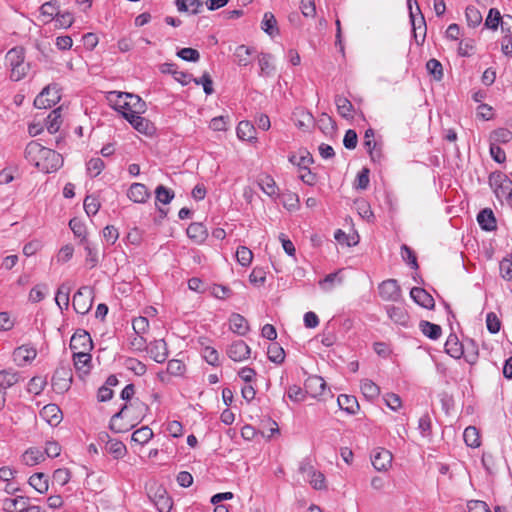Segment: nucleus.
Segmentation results:
<instances>
[{
    "label": "nucleus",
    "mask_w": 512,
    "mask_h": 512,
    "mask_svg": "<svg viewBox=\"0 0 512 512\" xmlns=\"http://www.w3.org/2000/svg\"><path fill=\"white\" fill-rule=\"evenodd\" d=\"M147 496L154 504L158 512H170L173 506L172 498L165 487L157 482H151L146 486Z\"/></svg>",
    "instance_id": "nucleus-1"
},
{
    "label": "nucleus",
    "mask_w": 512,
    "mask_h": 512,
    "mask_svg": "<svg viewBox=\"0 0 512 512\" xmlns=\"http://www.w3.org/2000/svg\"><path fill=\"white\" fill-rule=\"evenodd\" d=\"M113 97L117 98H125L121 108L124 109L125 112H131L133 114H143L146 111V103L142 98L136 94L121 92V91H111L108 93L107 99L109 102L113 101Z\"/></svg>",
    "instance_id": "nucleus-2"
},
{
    "label": "nucleus",
    "mask_w": 512,
    "mask_h": 512,
    "mask_svg": "<svg viewBox=\"0 0 512 512\" xmlns=\"http://www.w3.org/2000/svg\"><path fill=\"white\" fill-rule=\"evenodd\" d=\"M489 182L498 199H505L508 203H512V180L506 174L502 172L492 173Z\"/></svg>",
    "instance_id": "nucleus-3"
},
{
    "label": "nucleus",
    "mask_w": 512,
    "mask_h": 512,
    "mask_svg": "<svg viewBox=\"0 0 512 512\" xmlns=\"http://www.w3.org/2000/svg\"><path fill=\"white\" fill-rule=\"evenodd\" d=\"M40 161H37L36 167L44 173H52L60 169L63 165V157L53 149L46 148Z\"/></svg>",
    "instance_id": "nucleus-4"
},
{
    "label": "nucleus",
    "mask_w": 512,
    "mask_h": 512,
    "mask_svg": "<svg viewBox=\"0 0 512 512\" xmlns=\"http://www.w3.org/2000/svg\"><path fill=\"white\" fill-rule=\"evenodd\" d=\"M93 302V289L89 286L80 287L73 296V308L78 314H86L90 311Z\"/></svg>",
    "instance_id": "nucleus-5"
},
{
    "label": "nucleus",
    "mask_w": 512,
    "mask_h": 512,
    "mask_svg": "<svg viewBox=\"0 0 512 512\" xmlns=\"http://www.w3.org/2000/svg\"><path fill=\"white\" fill-rule=\"evenodd\" d=\"M52 387L57 393H64L69 390L72 383V370L68 365L61 364L55 370L52 379Z\"/></svg>",
    "instance_id": "nucleus-6"
},
{
    "label": "nucleus",
    "mask_w": 512,
    "mask_h": 512,
    "mask_svg": "<svg viewBox=\"0 0 512 512\" xmlns=\"http://www.w3.org/2000/svg\"><path fill=\"white\" fill-rule=\"evenodd\" d=\"M379 295L385 301L398 302L402 298V291L396 279H387L378 286Z\"/></svg>",
    "instance_id": "nucleus-7"
},
{
    "label": "nucleus",
    "mask_w": 512,
    "mask_h": 512,
    "mask_svg": "<svg viewBox=\"0 0 512 512\" xmlns=\"http://www.w3.org/2000/svg\"><path fill=\"white\" fill-rule=\"evenodd\" d=\"M60 100L56 87L47 86L34 99V106L38 109H47L54 106Z\"/></svg>",
    "instance_id": "nucleus-8"
},
{
    "label": "nucleus",
    "mask_w": 512,
    "mask_h": 512,
    "mask_svg": "<svg viewBox=\"0 0 512 512\" xmlns=\"http://www.w3.org/2000/svg\"><path fill=\"white\" fill-rule=\"evenodd\" d=\"M93 348V342L90 334L82 329H78L71 337L70 349L73 353L88 352Z\"/></svg>",
    "instance_id": "nucleus-9"
},
{
    "label": "nucleus",
    "mask_w": 512,
    "mask_h": 512,
    "mask_svg": "<svg viewBox=\"0 0 512 512\" xmlns=\"http://www.w3.org/2000/svg\"><path fill=\"white\" fill-rule=\"evenodd\" d=\"M123 118L127 120L135 130L142 134L152 135L155 132L153 123L150 120L142 117L141 114L123 112Z\"/></svg>",
    "instance_id": "nucleus-10"
},
{
    "label": "nucleus",
    "mask_w": 512,
    "mask_h": 512,
    "mask_svg": "<svg viewBox=\"0 0 512 512\" xmlns=\"http://www.w3.org/2000/svg\"><path fill=\"white\" fill-rule=\"evenodd\" d=\"M415 5H416V13L413 11L412 0H407V6H408V10H409V18H410V22L412 25L414 37L417 39L416 31L422 30L423 31L422 41H424V38L426 36V31H427L426 21H425L424 15L422 14L417 1H415Z\"/></svg>",
    "instance_id": "nucleus-11"
},
{
    "label": "nucleus",
    "mask_w": 512,
    "mask_h": 512,
    "mask_svg": "<svg viewBox=\"0 0 512 512\" xmlns=\"http://www.w3.org/2000/svg\"><path fill=\"white\" fill-rule=\"evenodd\" d=\"M250 353V347L243 340H236L227 348L228 357L235 362H242L248 359Z\"/></svg>",
    "instance_id": "nucleus-12"
},
{
    "label": "nucleus",
    "mask_w": 512,
    "mask_h": 512,
    "mask_svg": "<svg viewBox=\"0 0 512 512\" xmlns=\"http://www.w3.org/2000/svg\"><path fill=\"white\" fill-rule=\"evenodd\" d=\"M147 353L157 363H163L168 357L167 343L164 339H157L148 344Z\"/></svg>",
    "instance_id": "nucleus-13"
},
{
    "label": "nucleus",
    "mask_w": 512,
    "mask_h": 512,
    "mask_svg": "<svg viewBox=\"0 0 512 512\" xmlns=\"http://www.w3.org/2000/svg\"><path fill=\"white\" fill-rule=\"evenodd\" d=\"M410 297L416 304L423 308L431 310L435 307V301L433 297L424 288L413 287L410 290Z\"/></svg>",
    "instance_id": "nucleus-14"
},
{
    "label": "nucleus",
    "mask_w": 512,
    "mask_h": 512,
    "mask_svg": "<svg viewBox=\"0 0 512 512\" xmlns=\"http://www.w3.org/2000/svg\"><path fill=\"white\" fill-rule=\"evenodd\" d=\"M37 351L30 345H22L13 351V359L18 366H24L35 359Z\"/></svg>",
    "instance_id": "nucleus-15"
},
{
    "label": "nucleus",
    "mask_w": 512,
    "mask_h": 512,
    "mask_svg": "<svg viewBox=\"0 0 512 512\" xmlns=\"http://www.w3.org/2000/svg\"><path fill=\"white\" fill-rule=\"evenodd\" d=\"M304 386L307 394L318 397L324 394L327 384L321 376L314 375L306 379Z\"/></svg>",
    "instance_id": "nucleus-16"
},
{
    "label": "nucleus",
    "mask_w": 512,
    "mask_h": 512,
    "mask_svg": "<svg viewBox=\"0 0 512 512\" xmlns=\"http://www.w3.org/2000/svg\"><path fill=\"white\" fill-rule=\"evenodd\" d=\"M40 416L51 426H57L62 420V412L56 404L45 405L40 411Z\"/></svg>",
    "instance_id": "nucleus-17"
},
{
    "label": "nucleus",
    "mask_w": 512,
    "mask_h": 512,
    "mask_svg": "<svg viewBox=\"0 0 512 512\" xmlns=\"http://www.w3.org/2000/svg\"><path fill=\"white\" fill-rule=\"evenodd\" d=\"M371 461L377 471H385L391 465L392 454L386 449H381L372 454Z\"/></svg>",
    "instance_id": "nucleus-18"
},
{
    "label": "nucleus",
    "mask_w": 512,
    "mask_h": 512,
    "mask_svg": "<svg viewBox=\"0 0 512 512\" xmlns=\"http://www.w3.org/2000/svg\"><path fill=\"white\" fill-rule=\"evenodd\" d=\"M477 222L482 230L491 232L497 228L496 218L490 208L482 209L477 215Z\"/></svg>",
    "instance_id": "nucleus-19"
},
{
    "label": "nucleus",
    "mask_w": 512,
    "mask_h": 512,
    "mask_svg": "<svg viewBox=\"0 0 512 512\" xmlns=\"http://www.w3.org/2000/svg\"><path fill=\"white\" fill-rule=\"evenodd\" d=\"M30 498L25 496H17L15 498H5L2 501V509L5 512H23L29 504Z\"/></svg>",
    "instance_id": "nucleus-20"
},
{
    "label": "nucleus",
    "mask_w": 512,
    "mask_h": 512,
    "mask_svg": "<svg viewBox=\"0 0 512 512\" xmlns=\"http://www.w3.org/2000/svg\"><path fill=\"white\" fill-rule=\"evenodd\" d=\"M127 197L135 203H145L150 193L144 184L133 183L128 189Z\"/></svg>",
    "instance_id": "nucleus-21"
},
{
    "label": "nucleus",
    "mask_w": 512,
    "mask_h": 512,
    "mask_svg": "<svg viewBox=\"0 0 512 512\" xmlns=\"http://www.w3.org/2000/svg\"><path fill=\"white\" fill-rule=\"evenodd\" d=\"M445 351L451 357L460 359L464 355V344L455 334L451 333L446 340Z\"/></svg>",
    "instance_id": "nucleus-22"
},
{
    "label": "nucleus",
    "mask_w": 512,
    "mask_h": 512,
    "mask_svg": "<svg viewBox=\"0 0 512 512\" xmlns=\"http://www.w3.org/2000/svg\"><path fill=\"white\" fill-rule=\"evenodd\" d=\"M175 6L179 12L197 15L203 10V1L201 0H175Z\"/></svg>",
    "instance_id": "nucleus-23"
},
{
    "label": "nucleus",
    "mask_w": 512,
    "mask_h": 512,
    "mask_svg": "<svg viewBox=\"0 0 512 512\" xmlns=\"http://www.w3.org/2000/svg\"><path fill=\"white\" fill-rule=\"evenodd\" d=\"M388 317L396 324L407 327L409 323V314L403 307L389 305L386 307Z\"/></svg>",
    "instance_id": "nucleus-24"
},
{
    "label": "nucleus",
    "mask_w": 512,
    "mask_h": 512,
    "mask_svg": "<svg viewBox=\"0 0 512 512\" xmlns=\"http://www.w3.org/2000/svg\"><path fill=\"white\" fill-rule=\"evenodd\" d=\"M186 233L191 240L198 244L204 242L208 236L207 229L201 222L191 223L188 226Z\"/></svg>",
    "instance_id": "nucleus-25"
},
{
    "label": "nucleus",
    "mask_w": 512,
    "mask_h": 512,
    "mask_svg": "<svg viewBox=\"0 0 512 512\" xmlns=\"http://www.w3.org/2000/svg\"><path fill=\"white\" fill-rule=\"evenodd\" d=\"M229 325L232 332L244 336L249 331V324L246 318L238 313H233L229 318Z\"/></svg>",
    "instance_id": "nucleus-26"
},
{
    "label": "nucleus",
    "mask_w": 512,
    "mask_h": 512,
    "mask_svg": "<svg viewBox=\"0 0 512 512\" xmlns=\"http://www.w3.org/2000/svg\"><path fill=\"white\" fill-rule=\"evenodd\" d=\"M127 409H128V404L125 403L122 405L120 410L111 417L110 423H109V429L112 432L125 433L134 427V425H118V421H120L123 418Z\"/></svg>",
    "instance_id": "nucleus-27"
},
{
    "label": "nucleus",
    "mask_w": 512,
    "mask_h": 512,
    "mask_svg": "<svg viewBox=\"0 0 512 512\" xmlns=\"http://www.w3.org/2000/svg\"><path fill=\"white\" fill-rule=\"evenodd\" d=\"M337 402L339 408L348 414L354 415L359 410V404L355 396L340 394Z\"/></svg>",
    "instance_id": "nucleus-28"
},
{
    "label": "nucleus",
    "mask_w": 512,
    "mask_h": 512,
    "mask_svg": "<svg viewBox=\"0 0 512 512\" xmlns=\"http://www.w3.org/2000/svg\"><path fill=\"white\" fill-rule=\"evenodd\" d=\"M47 147L42 146L36 141H31L27 144L25 148V158L29 161L34 163L36 166L37 161H40L43 152L46 150Z\"/></svg>",
    "instance_id": "nucleus-29"
},
{
    "label": "nucleus",
    "mask_w": 512,
    "mask_h": 512,
    "mask_svg": "<svg viewBox=\"0 0 512 512\" xmlns=\"http://www.w3.org/2000/svg\"><path fill=\"white\" fill-rule=\"evenodd\" d=\"M91 354L88 352L73 353V361L76 370L84 375L90 372Z\"/></svg>",
    "instance_id": "nucleus-30"
},
{
    "label": "nucleus",
    "mask_w": 512,
    "mask_h": 512,
    "mask_svg": "<svg viewBox=\"0 0 512 512\" xmlns=\"http://www.w3.org/2000/svg\"><path fill=\"white\" fill-rule=\"evenodd\" d=\"M21 380L19 372L12 368L0 371V387L4 390L12 387Z\"/></svg>",
    "instance_id": "nucleus-31"
},
{
    "label": "nucleus",
    "mask_w": 512,
    "mask_h": 512,
    "mask_svg": "<svg viewBox=\"0 0 512 512\" xmlns=\"http://www.w3.org/2000/svg\"><path fill=\"white\" fill-rule=\"evenodd\" d=\"M28 483L37 492L44 494L48 491V476L42 472L35 473L30 476Z\"/></svg>",
    "instance_id": "nucleus-32"
},
{
    "label": "nucleus",
    "mask_w": 512,
    "mask_h": 512,
    "mask_svg": "<svg viewBox=\"0 0 512 512\" xmlns=\"http://www.w3.org/2000/svg\"><path fill=\"white\" fill-rule=\"evenodd\" d=\"M419 329L426 337L431 340H437L442 334V328L440 325L431 323L426 320H421L419 322Z\"/></svg>",
    "instance_id": "nucleus-33"
},
{
    "label": "nucleus",
    "mask_w": 512,
    "mask_h": 512,
    "mask_svg": "<svg viewBox=\"0 0 512 512\" xmlns=\"http://www.w3.org/2000/svg\"><path fill=\"white\" fill-rule=\"evenodd\" d=\"M335 105L337 107V111L341 117L345 119L352 118V112L354 111V107L350 100L341 95H336L335 97Z\"/></svg>",
    "instance_id": "nucleus-34"
},
{
    "label": "nucleus",
    "mask_w": 512,
    "mask_h": 512,
    "mask_svg": "<svg viewBox=\"0 0 512 512\" xmlns=\"http://www.w3.org/2000/svg\"><path fill=\"white\" fill-rule=\"evenodd\" d=\"M464 344V357L465 361L470 365H474L479 356V349L477 343L473 339H467Z\"/></svg>",
    "instance_id": "nucleus-35"
},
{
    "label": "nucleus",
    "mask_w": 512,
    "mask_h": 512,
    "mask_svg": "<svg viewBox=\"0 0 512 512\" xmlns=\"http://www.w3.org/2000/svg\"><path fill=\"white\" fill-rule=\"evenodd\" d=\"M82 244L84 246V250L86 251V264L88 265L89 269H93L99 262L97 245L89 240H85V242Z\"/></svg>",
    "instance_id": "nucleus-36"
},
{
    "label": "nucleus",
    "mask_w": 512,
    "mask_h": 512,
    "mask_svg": "<svg viewBox=\"0 0 512 512\" xmlns=\"http://www.w3.org/2000/svg\"><path fill=\"white\" fill-rule=\"evenodd\" d=\"M236 132L238 138L241 140L252 141L256 139V129L249 121H240Z\"/></svg>",
    "instance_id": "nucleus-37"
},
{
    "label": "nucleus",
    "mask_w": 512,
    "mask_h": 512,
    "mask_svg": "<svg viewBox=\"0 0 512 512\" xmlns=\"http://www.w3.org/2000/svg\"><path fill=\"white\" fill-rule=\"evenodd\" d=\"M5 60L9 67L23 63L25 60L24 48L17 46L10 49L5 56Z\"/></svg>",
    "instance_id": "nucleus-38"
},
{
    "label": "nucleus",
    "mask_w": 512,
    "mask_h": 512,
    "mask_svg": "<svg viewBox=\"0 0 512 512\" xmlns=\"http://www.w3.org/2000/svg\"><path fill=\"white\" fill-rule=\"evenodd\" d=\"M289 161L297 165L300 169H307V167L314 162V159L308 150L303 149L300 150L299 156L295 154L289 156Z\"/></svg>",
    "instance_id": "nucleus-39"
},
{
    "label": "nucleus",
    "mask_w": 512,
    "mask_h": 512,
    "mask_svg": "<svg viewBox=\"0 0 512 512\" xmlns=\"http://www.w3.org/2000/svg\"><path fill=\"white\" fill-rule=\"evenodd\" d=\"M61 123V109L57 108L51 111L47 116L46 128L50 134H54L60 129Z\"/></svg>",
    "instance_id": "nucleus-40"
},
{
    "label": "nucleus",
    "mask_w": 512,
    "mask_h": 512,
    "mask_svg": "<svg viewBox=\"0 0 512 512\" xmlns=\"http://www.w3.org/2000/svg\"><path fill=\"white\" fill-rule=\"evenodd\" d=\"M70 292L71 287L67 283H63L59 286L55 296V302L61 310L63 308L68 309Z\"/></svg>",
    "instance_id": "nucleus-41"
},
{
    "label": "nucleus",
    "mask_w": 512,
    "mask_h": 512,
    "mask_svg": "<svg viewBox=\"0 0 512 512\" xmlns=\"http://www.w3.org/2000/svg\"><path fill=\"white\" fill-rule=\"evenodd\" d=\"M262 30L268 34L269 36H274L275 34H279V29L277 27V21L273 13L266 12L263 16Z\"/></svg>",
    "instance_id": "nucleus-42"
},
{
    "label": "nucleus",
    "mask_w": 512,
    "mask_h": 512,
    "mask_svg": "<svg viewBox=\"0 0 512 512\" xmlns=\"http://www.w3.org/2000/svg\"><path fill=\"white\" fill-rule=\"evenodd\" d=\"M273 56L269 53H260L258 62L261 70V75L271 76L275 72V66L272 64Z\"/></svg>",
    "instance_id": "nucleus-43"
},
{
    "label": "nucleus",
    "mask_w": 512,
    "mask_h": 512,
    "mask_svg": "<svg viewBox=\"0 0 512 512\" xmlns=\"http://www.w3.org/2000/svg\"><path fill=\"white\" fill-rule=\"evenodd\" d=\"M267 356L271 362L281 364L285 360V351L277 342H272L268 346Z\"/></svg>",
    "instance_id": "nucleus-44"
},
{
    "label": "nucleus",
    "mask_w": 512,
    "mask_h": 512,
    "mask_svg": "<svg viewBox=\"0 0 512 512\" xmlns=\"http://www.w3.org/2000/svg\"><path fill=\"white\" fill-rule=\"evenodd\" d=\"M105 448L107 452L113 455L115 459L122 458L127 452L126 446L123 444V442L115 439L109 440Z\"/></svg>",
    "instance_id": "nucleus-45"
},
{
    "label": "nucleus",
    "mask_w": 512,
    "mask_h": 512,
    "mask_svg": "<svg viewBox=\"0 0 512 512\" xmlns=\"http://www.w3.org/2000/svg\"><path fill=\"white\" fill-rule=\"evenodd\" d=\"M23 462L28 466H34L44 460L43 453L37 448H30L22 456Z\"/></svg>",
    "instance_id": "nucleus-46"
},
{
    "label": "nucleus",
    "mask_w": 512,
    "mask_h": 512,
    "mask_svg": "<svg viewBox=\"0 0 512 512\" xmlns=\"http://www.w3.org/2000/svg\"><path fill=\"white\" fill-rule=\"evenodd\" d=\"M463 438L469 447L476 448L480 446L479 432L474 426H468L464 430Z\"/></svg>",
    "instance_id": "nucleus-47"
},
{
    "label": "nucleus",
    "mask_w": 512,
    "mask_h": 512,
    "mask_svg": "<svg viewBox=\"0 0 512 512\" xmlns=\"http://www.w3.org/2000/svg\"><path fill=\"white\" fill-rule=\"evenodd\" d=\"M255 52V48L240 45L236 48L235 57L240 66H247L250 63L249 56Z\"/></svg>",
    "instance_id": "nucleus-48"
},
{
    "label": "nucleus",
    "mask_w": 512,
    "mask_h": 512,
    "mask_svg": "<svg viewBox=\"0 0 512 512\" xmlns=\"http://www.w3.org/2000/svg\"><path fill=\"white\" fill-rule=\"evenodd\" d=\"M491 142L506 144L512 140V131L508 128H498L490 135Z\"/></svg>",
    "instance_id": "nucleus-49"
},
{
    "label": "nucleus",
    "mask_w": 512,
    "mask_h": 512,
    "mask_svg": "<svg viewBox=\"0 0 512 512\" xmlns=\"http://www.w3.org/2000/svg\"><path fill=\"white\" fill-rule=\"evenodd\" d=\"M466 21L469 27L475 28L482 22L481 12L474 6H468L465 10Z\"/></svg>",
    "instance_id": "nucleus-50"
},
{
    "label": "nucleus",
    "mask_w": 512,
    "mask_h": 512,
    "mask_svg": "<svg viewBox=\"0 0 512 512\" xmlns=\"http://www.w3.org/2000/svg\"><path fill=\"white\" fill-rule=\"evenodd\" d=\"M503 16L497 8H491L485 19L484 26L491 30H497L500 23L502 22Z\"/></svg>",
    "instance_id": "nucleus-51"
},
{
    "label": "nucleus",
    "mask_w": 512,
    "mask_h": 512,
    "mask_svg": "<svg viewBox=\"0 0 512 512\" xmlns=\"http://www.w3.org/2000/svg\"><path fill=\"white\" fill-rule=\"evenodd\" d=\"M153 437V431L148 426H143L133 432L131 439L140 445L146 444Z\"/></svg>",
    "instance_id": "nucleus-52"
},
{
    "label": "nucleus",
    "mask_w": 512,
    "mask_h": 512,
    "mask_svg": "<svg viewBox=\"0 0 512 512\" xmlns=\"http://www.w3.org/2000/svg\"><path fill=\"white\" fill-rule=\"evenodd\" d=\"M104 168H105V163L99 157L91 158L86 163V170L91 178L97 177L103 171Z\"/></svg>",
    "instance_id": "nucleus-53"
},
{
    "label": "nucleus",
    "mask_w": 512,
    "mask_h": 512,
    "mask_svg": "<svg viewBox=\"0 0 512 512\" xmlns=\"http://www.w3.org/2000/svg\"><path fill=\"white\" fill-rule=\"evenodd\" d=\"M342 270H338L334 273H330L326 275L323 279L319 281V286L326 291L331 290L334 287L335 283L341 284L342 278L339 276Z\"/></svg>",
    "instance_id": "nucleus-54"
},
{
    "label": "nucleus",
    "mask_w": 512,
    "mask_h": 512,
    "mask_svg": "<svg viewBox=\"0 0 512 512\" xmlns=\"http://www.w3.org/2000/svg\"><path fill=\"white\" fill-rule=\"evenodd\" d=\"M361 391L367 399H374L380 394V388L371 380L365 379L361 383Z\"/></svg>",
    "instance_id": "nucleus-55"
},
{
    "label": "nucleus",
    "mask_w": 512,
    "mask_h": 512,
    "mask_svg": "<svg viewBox=\"0 0 512 512\" xmlns=\"http://www.w3.org/2000/svg\"><path fill=\"white\" fill-rule=\"evenodd\" d=\"M124 364L128 370L132 371L137 376H142L147 371L146 365L136 358H127Z\"/></svg>",
    "instance_id": "nucleus-56"
},
{
    "label": "nucleus",
    "mask_w": 512,
    "mask_h": 512,
    "mask_svg": "<svg viewBox=\"0 0 512 512\" xmlns=\"http://www.w3.org/2000/svg\"><path fill=\"white\" fill-rule=\"evenodd\" d=\"M155 195L156 200L162 204H169L175 196L174 191L165 187L164 185H159L156 187Z\"/></svg>",
    "instance_id": "nucleus-57"
},
{
    "label": "nucleus",
    "mask_w": 512,
    "mask_h": 512,
    "mask_svg": "<svg viewBox=\"0 0 512 512\" xmlns=\"http://www.w3.org/2000/svg\"><path fill=\"white\" fill-rule=\"evenodd\" d=\"M319 129L327 134L335 130L336 122L327 113H322L317 121Z\"/></svg>",
    "instance_id": "nucleus-58"
},
{
    "label": "nucleus",
    "mask_w": 512,
    "mask_h": 512,
    "mask_svg": "<svg viewBox=\"0 0 512 512\" xmlns=\"http://www.w3.org/2000/svg\"><path fill=\"white\" fill-rule=\"evenodd\" d=\"M299 118L296 120L295 125L303 130H309L314 126L315 120L311 113L307 111H301L298 114Z\"/></svg>",
    "instance_id": "nucleus-59"
},
{
    "label": "nucleus",
    "mask_w": 512,
    "mask_h": 512,
    "mask_svg": "<svg viewBox=\"0 0 512 512\" xmlns=\"http://www.w3.org/2000/svg\"><path fill=\"white\" fill-rule=\"evenodd\" d=\"M176 55L187 62H198L200 59V53L198 50L190 47L181 48L177 51Z\"/></svg>",
    "instance_id": "nucleus-60"
},
{
    "label": "nucleus",
    "mask_w": 512,
    "mask_h": 512,
    "mask_svg": "<svg viewBox=\"0 0 512 512\" xmlns=\"http://www.w3.org/2000/svg\"><path fill=\"white\" fill-rule=\"evenodd\" d=\"M69 227L76 237L81 238V243H83V242H85V240H87L86 239V226L84 225V223L81 220H79L77 218H72L69 221Z\"/></svg>",
    "instance_id": "nucleus-61"
},
{
    "label": "nucleus",
    "mask_w": 512,
    "mask_h": 512,
    "mask_svg": "<svg viewBox=\"0 0 512 512\" xmlns=\"http://www.w3.org/2000/svg\"><path fill=\"white\" fill-rule=\"evenodd\" d=\"M401 256L403 260L411 266L412 269L417 270L419 268L415 252L406 244L401 246Z\"/></svg>",
    "instance_id": "nucleus-62"
},
{
    "label": "nucleus",
    "mask_w": 512,
    "mask_h": 512,
    "mask_svg": "<svg viewBox=\"0 0 512 512\" xmlns=\"http://www.w3.org/2000/svg\"><path fill=\"white\" fill-rule=\"evenodd\" d=\"M427 71L433 75L434 79L437 81L442 80L443 78V68L442 64L437 59H430L426 63Z\"/></svg>",
    "instance_id": "nucleus-63"
},
{
    "label": "nucleus",
    "mask_w": 512,
    "mask_h": 512,
    "mask_svg": "<svg viewBox=\"0 0 512 512\" xmlns=\"http://www.w3.org/2000/svg\"><path fill=\"white\" fill-rule=\"evenodd\" d=\"M369 175L370 170L367 167H363L361 171H359V173L357 174L354 187L356 189L366 190L370 182Z\"/></svg>",
    "instance_id": "nucleus-64"
}]
</instances>
